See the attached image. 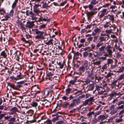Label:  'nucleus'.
<instances>
[{
  "label": "nucleus",
  "mask_w": 124,
  "mask_h": 124,
  "mask_svg": "<svg viewBox=\"0 0 124 124\" xmlns=\"http://www.w3.org/2000/svg\"><path fill=\"white\" fill-rule=\"evenodd\" d=\"M105 32L107 34H109L113 33L110 29L106 30L105 31Z\"/></svg>",
  "instance_id": "obj_58"
},
{
  "label": "nucleus",
  "mask_w": 124,
  "mask_h": 124,
  "mask_svg": "<svg viewBox=\"0 0 124 124\" xmlns=\"http://www.w3.org/2000/svg\"><path fill=\"white\" fill-rule=\"evenodd\" d=\"M118 115V114H117L115 116H113L110 117L108 119V121H107V122H112L113 119H114L115 117H116Z\"/></svg>",
  "instance_id": "obj_29"
},
{
  "label": "nucleus",
  "mask_w": 124,
  "mask_h": 124,
  "mask_svg": "<svg viewBox=\"0 0 124 124\" xmlns=\"http://www.w3.org/2000/svg\"><path fill=\"white\" fill-rule=\"evenodd\" d=\"M95 14V13L93 11L91 12H88L87 13L86 15L88 17V20L90 19V17L92 16L93 15Z\"/></svg>",
  "instance_id": "obj_19"
},
{
  "label": "nucleus",
  "mask_w": 124,
  "mask_h": 124,
  "mask_svg": "<svg viewBox=\"0 0 124 124\" xmlns=\"http://www.w3.org/2000/svg\"><path fill=\"white\" fill-rule=\"evenodd\" d=\"M10 16L9 14L7 13L4 16V20L5 21L10 20Z\"/></svg>",
  "instance_id": "obj_31"
},
{
  "label": "nucleus",
  "mask_w": 124,
  "mask_h": 124,
  "mask_svg": "<svg viewBox=\"0 0 124 124\" xmlns=\"http://www.w3.org/2000/svg\"><path fill=\"white\" fill-rule=\"evenodd\" d=\"M110 25V26H109V28L111 30L113 33L117 34L119 30L116 26L115 24Z\"/></svg>",
  "instance_id": "obj_9"
},
{
  "label": "nucleus",
  "mask_w": 124,
  "mask_h": 124,
  "mask_svg": "<svg viewBox=\"0 0 124 124\" xmlns=\"http://www.w3.org/2000/svg\"><path fill=\"white\" fill-rule=\"evenodd\" d=\"M117 112V110L115 108L114 109L111 110L109 114L110 115H111L114 114H115Z\"/></svg>",
  "instance_id": "obj_40"
},
{
  "label": "nucleus",
  "mask_w": 124,
  "mask_h": 124,
  "mask_svg": "<svg viewBox=\"0 0 124 124\" xmlns=\"http://www.w3.org/2000/svg\"><path fill=\"white\" fill-rule=\"evenodd\" d=\"M104 75H101V76H99L98 77L95 76V79L98 80V82L102 79L104 78Z\"/></svg>",
  "instance_id": "obj_32"
},
{
  "label": "nucleus",
  "mask_w": 124,
  "mask_h": 124,
  "mask_svg": "<svg viewBox=\"0 0 124 124\" xmlns=\"http://www.w3.org/2000/svg\"><path fill=\"white\" fill-rule=\"evenodd\" d=\"M25 77V76L19 73V74L17 75L16 78L17 80L23 78Z\"/></svg>",
  "instance_id": "obj_24"
},
{
  "label": "nucleus",
  "mask_w": 124,
  "mask_h": 124,
  "mask_svg": "<svg viewBox=\"0 0 124 124\" xmlns=\"http://www.w3.org/2000/svg\"><path fill=\"white\" fill-rule=\"evenodd\" d=\"M96 75L95 73L92 70L91 71L90 73L89 74L88 77L91 80H93L94 79Z\"/></svg>",
  "instance_id": "obj_12"
},
{
  "label": "nucleus",
  "mask_w": 124,
  "mask_h": 124,
  "mask_svg": "<svg viewBox=\"0 0 124 124\" xmlns=\"http://www.w3.org/2000/svg\"><path fill=\"white\" fill-rule=\"evenodd\" d=\"M94 111L90 112L87 114V116L89 117H91L92 115H94Z\"/></svg>",
  "instance_id": "obj_51"
},
{
  "label": "nucleus",
  "mask_w": 124,
  "mask_h": 124,
  "mask_svg": "<svg viewBox=\"0 0 124 124\" xmlns=\"http://www.w3.org/2000/svg\"><path fill=\"white\" fill-rule=\"evenodd\" d=\"M33 107H36L38 106V103L35 102H32L30 104Z\"/></svg>",
  "instance_id": "obj_46"
},
{
  "label": "nucleus",
  "mask_w": 124,
  "mask_h": 124,
  "mask_svg": "<svg viewBox=\"0 0 124 124\" xmlns=\"http://www.w3.org/2000/svg\"><path fill=\"white\" fill-rule=\"evenodd\" d=\"M8 85L10 87L12 88L13 89L15 90H18L17 85H16L13 83H11L9 82L8 83Z\"/></svg>",
  "instance_id": "obj_16"
},
{
  "label": "nucleus",
  "mask_w": 124,
  "mask_h": 124,
  "mask_svg": "<svg viewBox=\"0 0 124 124\" xmlns=\"http://www.w3.org/2000/svg\"><path fill=\"white\" fill-rule=\"evenodd\" d=\"M124 79V73H123L119 76L117 80L119 81Z\"/></svg>",
  "instance_id": "obj_33"
},
{
  "label": "nucleus",
  "mask_w": 124,
  "mask_h": 124,
  "mask_svg": "<svg viewBox=\"0 0 124 124\" xmlns=\"http://www.w3.org/2000/svg\"><path fill=\"white\" fill-rule=\"evenodd\" d=\"M78 76H76L75 78L73 80H71L69 81V83L70 84L72 85H74L75 82H76L77 80V78H78Z\"/></svg>",
  "instance_id": "obj_28"
},
{
  "label": "nucleus",
  "mask_w": 124,
  "mask_h": 124,
  "mask_svg": "<svg viewBox=\"0 0 124 124\" xmlns=\"http://www.w3.org/2000/svg\"><path fill=\"white\" fill-rule=\"evenodd\" d=\"M111 11V12H113L114 13L116 14L117 15L121 13V12L118 11L117 10H113L112 9Z\"/></svg>",
  "instance_id": "obj_39"
},
{
  "label": "nucleus",
  "mask_w": 124,
  "mask_h": 124,
  "mask_svg": "<svg viewBox=\"0 0 124 124\" xmlns=\"http://www.w3.org/2000/svg\"><path fill=\"white\" fill-rule=\"evenodd\" d=\"M0 57L2 58H5L7 57V55L5 51H3L1 52L0 54Z\"/></svg>",
  "instance_id": "obj_30"
},
{
  "label": "nucleus",
  "mask_w": 124,
  "mask_h": 124,
  "mask_svg": "<svg viewBox=\"0 0 124 124\" xmlns=\"http://www.w3.org/2000/svg\"><path fill=\"white\" fill-rule=\"evenodd\" d=\"M16 118L14 117H12L8 120V124H14L16 122Z\"/></svg>",
  "instance_id": "obj_22"
},
{
  "label": "nucleus",
  "mask_w": 124,
  "mask_h": 124,
  "mask_svg": "<svg viewBox=\"0 0 124 124\" xmlns=\"http://www.w3.org/2000/svg\"><path fill=\"white\" fill-rule=\"evenodd\" d=\"M101 61H99L96 62H94L93 63V64L94 65H99L101 63Z\"/></svg>",
  "instance_id": "obj_59"
},
{
  "label": "nucleus",
  "mask_w": 124,
  "mask_h": 124,
  "mask_svg": "<svg viewBox=\"0 0 124 124\" xmlns=\"http://www.w3.org/2000/svg\"><path fill=\"white\" fill-rule=\"evenodd\" d=\"M124 70V67H122L119 70L118 72H123Z\"/></svg>",
  "instance_id": "obj_64"
},
{
  "label": "nucleus",
  "mask_w": 124,
  "mask_h": 124,
  "mask_svg": "<svg viewBox=\"0 0 124 124\" xmlns=\"http://www.w3.org/2000/svg\"><path fill=\"white\" fill-rule=\"evenodd\" d=\"M35 25L34 24V22H27L26 25V26L27 28H32Z\"/></svg>",
  "instance_id": "obj_14"
},
{
  "label": "nucleus",
  "mask_w": 124,
  "mask_h": 124,
  "mask_svg": "<svg viewBox=\"0 0 124 124\" xmlns=\"http://www.w3.org/2000/svg\"><path fill=\"white\" fill-rule=\"evenodd\" d=\"M40 91L38 90H36L34 91H32L30 93V96L31 98H34L37 94L39 93Z\"/></svg>",
  "instance_id": "obj_15"
},
{
  "label": "nucleus",
  "mask_w": 124,
  "mask_h": 124,
  "mask_svg": "<svg viewBox=\"0 0 124 124\" xmlns=\"http://www.w3.org/2000/svg\"><path fill=\"white\" fill-rule=\"evenodd\" d=\"M48 82L46 83H49L51 86H53L55 84L57 83L59 80V77L58 75L56 76H54V77H50L49 79H46Z\"/></svg>",
  "instance_id": "obj_3"
},
{
  "label": "nucleus",
  "mask_w": 124,
  "mask_h": 124,
  "mask_svg": "<svg viewBox=\"0 0 124 124\" xmlns=\"http://www.w3.org/2000/svg\"><path fill=\"white\" fill-rule=\"evenodd\" d=\"M122 118V117L120 116L119 118H116L115 120V123L116 124L117 123H119L122 122L123 119Z\"/></svg>",
  "instance_id": "obj_27"
},
{
  "label": "nucleus",
  "mask_w": 124,
  "mask_h": 124,
  "mask_svg": "<svg viewBox=\"0 0 124 124\" xmlns=\"http://www.w3.org/2000/svg\"><path fill=\"white\" fill-rule=\"evenodd\" d=\"M101 42H100L99 41V42L97 43L96 46V47L97 49H98V48H100V47L103 44L102 43H101Z\"/></svg>",
  "instance_id": "obj_48"
},
{
  "label": "nucleus",
  "mask_w": 124,
  "mask_h": 124,
  "mask_svg": "<svg viewBox=\"0 0 124 124\" xmlns=\"http://www.w3.org/2000/svg\"><path fill=\"white\" fill-rule=\"evenodd\" d=\"M122 104H123L124 105V101H118V106H120Z\"/></svg>",
  "instance_id": "obj_63"
},
{
  "label": "nucleus",
  "mask_w": 124,
  "mask_h": 124,
  "mask_svg": "<svg viewBox=\"0 0 124 124\" xmlns=\"http://www.w3.org/2000/svg\"><path fill=\"white\" fill-rule=\"evenodd\" d=\"M108 116H105L104 115H101L100 116L98 117V119L99 121H102L107 118Z\"/></svg>",
  "instance_id": "obj_21"
},
{
  "label": "nucleus",
  "mask_w": 124,
  "mask_h": 124,
  "mask_svg": "<svg viewBox=\"0 0 124 124\" xmlns=\"http://www.w3.org/2000/svg\"><path fill=\"white\" fill-rule=\"evenodd\" d=\"M49 66L50 67L49 69V70H55L54 68L53 65H52L51 64H49Z\"/></svg>",
  "instance_id": "obj_53"
},
{
  "label": "nucleus",
  "mask_w": 124,
  "mask_h": 124,
  "mask_svg": "<svg viewBox=\"0 0 124 124\" xmlns=\"http://www.w3.org/2000/svg\"><path fill=\"white\" fill-rule=\"evenodd\" d=\"M53 40V39H50L47 42L45 43V44L47 45H53V43L52 42Z\"/></svg>",
  "instance_id": "obj_36"
},
{
  "label": "nucleus",
  "mask_w": 124,
  "mask_h": 124,
  "mask_svg": "<svg viewBox=\"0 0 124 124\" xmlns=\"http://www.w3.org/2000/svg\"><path fill=\"white\" fill-rule=\"evenodd\" d=\"M106 46L105 45L102 46L99 48V53L101 55H102L103 54L105 53V51L106 50Z\"/></svg>",
  "instance_id": "obj_10"
},
{
  "label": "nucleus",
  "mask_w": 124,
  "mask_h": 124,
  "mask_svg": "<svg viewBox=\"0 0 124 124\" xmlns=\"http://www.w3.org/2000/svg\"><path fill=\"white\" fill-rule=\"evenodd\" d=\"M101 14L99 16V18L101 20V18L104 16L107 15L108 13V11L107 9H103L100 11Z\"/></svg>",
  "instance_id": "obj_8"
},
{
  "label": "nucleus",
  "mask_w": 124,
  "mask_h": 124,
  "mask_svg": "<svg viewBox=\"0 0 124 124\" xmlns=\"http://www.w3.org/2000/svg\"><path fill=\"white\" fill-rule=\"evenodd\" d=\"M26 66H27L29 69H32L33 68V65L31 63H28L27 64Z\"/></svg>",
  "instance_id": "obj_45"
},
{
  "label": "nucleus",
  "mask_w": 124,
  "mask_h": 124,
  "mask_svg": "<svg viewBox=\"0 0 124 124\" xmlns=\"http://www.w3.org/2000/svg\"><path fill=\"white\" fill-rule=\"evenodd\" d=\"M106 37H103L101 36L99 37V39L100 40V42H101L103 41H106Z\"/></svg>",
  "instance_id": "obj_34"
},
{
  "label": "nucleus",
  "mask_w": 124,
  "mask_h": 124,
  "mask_svg": "<svg viewBox=\"0 0 124 124\" xmlns=\"http://www.w3.org/2000/svg\"><path fill=\"white\" fill-rule=\"evenodd\" d=\"M113 74L112 73L109 72L108 73L107 75L106 76V78H108L110 77Z\"/></svg>",
  "instance_id": "obj_62"
},
{
  "label": "nucleus",
  "mask_w": 124,
  "mask_h": 124,
  "mask_svg": "<svg viewBox=\"0 0 124 124\" xmlns=\"http://www.w3.org/2000/svg\"><path fill=\"white\" fill-rule=\"evenodd\" d=\"M2 112L1 111H0V120H1L3 118V117L5 116L6 115V114L3 113L1 114V113Z\"/></svg>",
  "instance_id": "obj_49"
},
{
  "label": "nucleus",
  "mask_w": 124,
  "mask_h": 124,
  "mask_svg": "<svg viewBox=\"0 0 124 124\" xmlns=\"http://www.w3.org/2000/svg\"><path fill=\"white\" fill-rule=\"evenodd\" d=\"M124 109L120 111L119 113V115L121 117H123L124 116Z\"/></svg>",
  "instance_id": "obj_41"
},
{
  "label": "nucleus",
  "mask_w": 124,
  "mask_h": 124,
  "mask_svg": "<svg viewBox=\"0 0 124 124\" xmlns=\"http://www.w3.org/2000/svg\"><path fill=\"white\" fill-rule=\"evenodd\" d=\"M113 59H108L107 60V64L108 65L109 64H111L113 63Z\"/></svg>",
  "instance_id": "obj_50"
},
{
  "label": "nucleus",
  "mask_w": 124,
  "mask_h": 124,
  "mask_svg": "<svg viewBox=\"0 0 124 124\" xmlns=\"http://www.w3.org/2000/svg\"><path fill=\"white\" fill-rule=\"evenodd\" d=\"M76 105L77 104H78L81 102L80 100H79L78 98H75L73 100Z\"/></svg>",
  "instance_id": "obj_26"
},
{
  "label": "nucleus",
  "mask_w": 124,
  "mask_h": 124,
  "mask_svg": "<svg viewBox=\"0 0 124 124\" xmlns=\"http://www.w3.org/2000/svg\"><path fill=\"white\" fill-rule=\"evenodd\" d=\"M75 105H76L75 104L74 102L73 101H71V103H70V105H69V108L72 107Z\"/></svg>",
  "instance_id": "obj_57"
},
{
  "label": "nucleus",
  "mask_w": 124,
  "mask_h": 124,
  "mask_svg": "<svg viewBox=\"0 0 124 124\" xmlns=\"http://www.w3.org/2000/svg\"><path fill=\"white\" fill-rule=\"evenodd\" d=\"M88 86L89 87V90L92 91L93 90V89H94V84H90Z\"/></svg>",
  "instance_id": "obj_42"
},
{
  "label": "nucleus",
  "mask_w": 124,
  "mask_h": 124,
  "mask_svg": "<svg viewBox=\"0 0 124 124\" xmlns=\"http://www.w3.org/2000/svg\"><path fill=\"white\" fill-rule=\"evenodd\" d=\"M16 23L18 25L19 27H20L22 30H24L25 29L24 25L21 21L18 20L16 21Z\"/></svg>",
  "instance_id": "obj_17"
},
{
  "label": "nucleus",
  "mask_w": 124,
  "mask_h": 124,
  "mask_svg": "<svg viewBox=\"0 0 124 124\" xmlns=\"http://www.w3.org/2000/svg\"><path fill=\"white\" fill-rule=\"evenodd\" d=\"M112 47L109 45H108L107 46L106 48V51L107 53H105L103 55L105 56L104 57H109V56H111L112 55V54L113 53V52L112 50Z\"/></svg>",
  "instance_id": "obj_5"
},
{
  "label": "nucleus",
  "mask_w": 124,
  "mask_h": 124,
  "mask_svg": "<svg viewBox=\"0 0 124 124\" xmlns=\"http://www.w3.org/2000/svg\"><path fill=\"white\" fill-rule=\"evenodd\" d=\"M59 66V68L60 69H62L64 66V64L63 63H61L60 62L58 63L57 62Z\"/></svg>",
  "instance_id": "obj_55"
},
{
  "label": "nucleus",
  "mask_w": 124,
  "mask_h": 124,
  "mask_svg": "<svg viewBox=\"0 0 124 124\" xmlns=\"http://www.w3.org/2000/svg\"><path fill=\"white\" fill-rule=\"evenodd\" d=\"M10 111L11 115L15 114L16 112H18L17 108L16 107H14L10 110Z\"/></svg>",
  "instance_id": "obj_18"
},
{
  "label": "nucleus",
  "mask_w": 124,
  "mask_h": 124,
  "mask_svg": "<svg viewBox=\"0 0 124 124\" xmlns=\"http://www.w3.org/2000/svg\"><path fill=\"white\" fill-rule=\"evenodd\" d=\"M24 82L23 81L18 82H17V86L18 88V90L19 88L22 86L23 84L24 83Z\"/></svg>",
  "instance_id": "obj_23"
},
{
  "label": "nucleus",
  "mask_w": 124,
  "mask_h": 124,
  "mask_svg": "<svg viewBox=\"0 0 124 124\" xmlns=\"http://www.w3.org/2000/svg\"><path fill=\"white\" fill-rule=\"evenodd\" d=\"M122 53L120 52H117L116 54V57L118 59L120 58L121 56Z\"/></svg>",
  "instance_id": "obj_37"
},
{
  "label": "nucleus",
  "mask_w": 124,
  "mask_h": 124,
  "mask_svg": "<svg viewBox=\"0 0 124 124\" xmlns=\"http://www.w3.org/2000/svg\"><path fill=\"white\" fill-rule=\"evenodd\" d=\"M53 91L52 89L49 88H47L45 89L44 91V93L45 95L50 97L52 95L51 92Z\"/></svg>",
  "instance_id": "obj_11"
},
{
  "label": "nucleus",
  "mask_w": 124,
  "mask_h": 124,
  "mask_svg": "<svg viewBox=\"0 0 124 124\" xmlns=\"http://www.w3.org/2000/svg\"><path fill=\"white\" fill-rule=\"evenodd\" d=\"M95 99L94 97L93 96L87 99H86L85 101H83V105L84 106H86L87 105H90L93 104V102L94 101Z\"/></svg>",
  "instance_id": "obj_6"
},
{
  "label": "nucleus",
  "mask_w": 124,
  "mask_h": 124,
  "mask_svg": "<svg viewBox=\"0 0 124 124\" xmlns=\"http://www.w3.org/2000/svg\"><path fill=\"white\" fill-rule=\"evenodd\" d=\"M50 70L51 71L49 72L46 74V79H49L50 77H52L54 75V74L55 73V70Z\"/></svg>",
  "instance_id": "obj_13"
},
{
  "label": "nucleus",
  "mask_w": 124,
  "mask_h": 124,
  "mask_svg": "<svg viewBox=\"0 0 124 124\" xmlns=\"http://www.w3.org/2000/svg\"><path fill=\"white\" fill-rule=\"evenodd\" d=\"M18 0H15L13 3L12 5V8L14 9L15 8L16 6V4L18 2Z\"/></svg>",
  "instance_id": "obj_35"
},
{
  "label": "nucleus",
  "mask_w": 124,
  "mask_h": 124,
  "mask_svg": "<svg viewBox=\"0 0 124 124\" xmlns=\"http://www.w3.org/2000/svg\"><path fill=\"white\" fill-rule=\"evenodd\" d=\"M3 13H6L5 9L3 8H0V14L2 15Z\"/></svg>",
  "instance_id": "obj_52"
},
{
  "label": "nucleus",
  "mask_w": 124,
  "mask_h": 124,
  "mask_svg": "<svg viewBox=\"0 0 124 124\" xmlns=\"http://www.w3.org/2000/svg\"><path fill=\"white\" fill-rule=\"evenodd\" d=\"M83 92L82 90H78L74 93V94L77 95H78L82 94Z\"/></svg>",
  "instance_id": "obj_38"
},
{
  "label": "nucleus",
  "mask_w": 124,
  "mask_h": 124,
  "mask_svg": "<svg viewBox=\"0 0 124 124\" xmlns=\"http://www.w3.org/2000/svg\"><path fill=\"white\" fill-rule=\"evenodd\" d=\"M71 90V89L70 88H68L66 89L65 90L66 94V95H68V94H69Z\"/></svg>",
  "instance_id": "obj_43"
},
{
  "label": "nucleus",
  "mask_w": 124,
  "mask_h": 124,
  "mask_svg": "<svg viewBox=\"0 0 124 124\" xmlns=\"http://www.w3.org/2000/svg\"><path fill=\"white\" fill-rule=\"evenodd\" d=\"M114 15L108 14L104 16L103 19L101 20L102 22L104 23L103 27L104 28H107L111 24L110 22H112L113 23L115 20Z\"/></svg>",
  "instance_id": "obj_2"
},
{
  "label": "nucleus",
  "mask_w": 124,
  "mask_h": 124,
  "mask_svg": "<svg viewBox=\"0 0 124 124\" xmlns=\"http://www.w3.org/2000/svg\"><path fill=\"white\" fill-rule=\"evenodd\" d=\"M35 33L37 35L35 36L36 39H43L44 38L45 33L43 31H40L38 29H35Z\"/></svg>",
  "instance_id": "obj_4"
},
{
  "label": "nucleus",
  "mask_w": 124,
  "mask_h": 124,
  "mask_svg": "<svg viewBox=\"0 0 124 124\" xmlns=\"http://www.w3.org/2000/svg\"><path fill=\"white\" fill-rule=\"evenodd\" d=\"M86 69L83 66L80 67L79 69V71H82L83 72H84Z\"/></svg>",
  "instance_id": "obj_44"
},
{
  "label": "nucleus",
  "mask_w": 124,
  "mask_h": 124,
  "mask_svg": "<svg viewBox=\"0 0 124 124\" xmlns=\"http://www.w3.org/2000/svg\"><path fill=\"white\" fill-rule=\"evenodd\" d=\"M83 66L86 69V70H87L89 68L88 61L86 60L84 61Z\"/></svg>",
  "instance_id": "obj_25"
},
{
  "label": "nucleus",
  "mask_w": 124,
  "mask_h": 124,
  "mask_svg": "<svg viewBox=\"0 0 124 124\" xmlns=\"http://www.w3.org/2000/svg\"><path fill=\"white\" fill-rule=\"evenodd\" d=\"M96 89L98 91V94L99 95L105 94L106 93V92L104 89L100 86L97 85L96 86Z\"/></svg>",
  "instance_id": "obj_7"
},
{
  "label": "nucleus",
  "mask_w": 124,
  "mask_h": 124,
  "mask_svg": "<svg viewBox=\"0 0 124 124\" xmlns=\"http://www.w3.org/2000/svg\"><path fill=\"white\" fill-rule=\"evenodd\" d=\"M51 6V5L48 6V3L46 2L44 3L42 5V8H46L47 7H49Z\"/></svg>",
  "instance_id": "obj_47"
},
{
  "label": "nucleus",
  "mask_w": 124,
  "mask_h": 124,
  "mask_svg": "<svg viewBox=\"0 0 124 124\" xmlns=\"http://www.w3.org/2000/svg\"><path fill=\"white\" fill-rule=\"evenodd\" d=\"M101 28H97L94 29L93 32L92 34L93 36L96 35L97 33H99L100 32Z\"/></svg>",
  "instance_id": "obj_20"
},
{
  "label": "nucleus",
  "mask_w": 124,
  "mask_h": 124,
  "mask_svg": "<svg viewBox=\"0 0 124 124\" xmlns=\"http://www.w3.org/2000/svg\"><path fill=\"white\" fill-rule=\"evenodd\" d=\"M41 5L39 4H35L33 7V12L31 11L29 12V10H27L26 11V14L27 16H29L31 17V19L33 20H35L37 19L36 15H39V14L41 13V11L38 8L41 6Z\"/></svg>",
  "instance_id": "obj_1"
},
{
  "label": "nucleus",
  "mask_w": 124,
  "mask_h": 124,
  "mask_svg": "<svg viewBox=\"0 0 124 124\" xmlns=\"http://www.w3.org/2000/svg\"><path fill=\"white\" fill-rule=\"evenodd\" d=\"M88 55V53L87 51H85L83 53V56L84 58H86Z\"/></svg>",
  "instance_id": "obj_54"
},
{
  "label": "nucleus",
  "mask_w": 124,
  "mask_h": 124,
  "mask_svg": "<svg viewBox=\"0 0 124 124\" xmlns=\"http://www.w3.org/2000/svg\"><path fill=\"white\" fill-rule=\"evenodd\" d=\"M15 68L17 69V70H20L21 69V67L20 65L19 64H17L15 65Z\"/></svg>",
  "instance_id": "obj_61"
},
{
  "label": "nucleus",
  "mask_w": 124,
  "mask_h": 124,
  "mask_svg": "<svg viewBox=\"0 0 124 124\" xmlns=\"http://www.w3.org/2000/svg\"><path fill=\"white\" fill-rule=\"evenodd\" d=\"M2 71H4L5 72H8L9 73V69L7 67H4V68L3 70H2Z\"/></svg>",
  "instance_id": "obj_60"
},
{
  "label": "nucleus",
  "mask_w": 124,
  "mask_h": 124,
  "mask_svg": "<svg viewBox=\"0 0 124 124\" xmlns=\"http://www.w3.org/2000/svg\"><path fill=\"white\" fill-rule=\"evenodd\" d=\"M46 24H42L41 25H40L39 26V30H41L42 29L44 28H45L46 26Z\"/></svg>",
  "instance_id": "obj_56"
}]
</instances>
